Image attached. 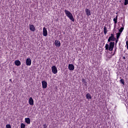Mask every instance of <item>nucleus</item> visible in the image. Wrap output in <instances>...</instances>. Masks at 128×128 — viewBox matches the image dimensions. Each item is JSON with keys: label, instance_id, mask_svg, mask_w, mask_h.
<instances>
[{"label": "nucleus", "instance_id": "393cba45", "mask_svg": "<svg viewBox=\"0 0 128 128\" xmlns=\"http://www.w3.org/2000/svg\"><path fill=\"white\" fill-rule=\"evenodd\" d=\"M118 39H116V40L115 44L116 45V44H118Z\"/></svg>", "mask_w": 128, "mask_h": 128}, {"label": "nucleus", "instance_id": "4be33fe9", "mask_svg": "<svg viewBox=\"0 0 128 128\" xmlns=\"http://www.w3.org/2000/svg\"><path fill=\"white\" fill-rule=\"evenodd\" d=\"M6 128H12V126H10V124H8L6 125Z\"/></svg>", "mask_w": 128, "mask_h": 128}, {"label": "nucleus", "instance_id": "423d86ee", "mask_svg": "<svg viewBox=\"0 0 128 128\" xmlns=\"http://www.w3.org/2000/svg\"><path fill=\"white\" fill-rule=\"evenodd\" d=\"M54 45L56 48H60V42L58 40H56Z\"/></svg>", "mask_w": 128, "mask_h": 128}, {"label": "nucleus", "instance_id": "9d476101", "mask_svg": "<svg viewBox=\"0 0 128 128\" xmlns=\"http://www.w3.org/2000/svg\"><path fill=\"white\" fill-rule=\"evenodd\" d=\"M86 13L88 16H90V14H92L90 13V9H88V8H87L86 10Z\"/></svg>", "mask_w": 128, "mask_h": 128}, {"label": "nucleus", "instance_id": "dca6fc26", "mask_svg": "<svg viewBox=\"0 0 128 128\" xmlns=\"http://www.w3.org/2000/svg\"><path fill=\"white\" fill-rule=\"evenodd\" d=\"M104 34L106 35L108 32V28H106V26H104Z\"/></svg>", "mask_w": 128, "mask_h": 128}, {"label": "nucleus", "instance_id": "6ab92c4d", "mask_svg": "<svg viewBox=\"0 0 128 128\" xmlns=\"http://www.w3.org/2000/svg\"><path fill=\"white\" fill-rule=\"evenodd\" d=\"M120 82H121V84H124V79L122 78L120 80Z\"/></svg>", "mask_w": 128, "mask_h": 128}, {"label": "nucleus", "instance_id": "f03ea898", "mask_svg": "<svg viewBox=\"0 0 128 128\" xmlns=\"http://www.w3.org/2000/svg\"><path fill=\"white\" fill-rule=\"evenodd\" d=\"M64 12L66 14V15L72 22H74V16H72V14L70 12V11L66 10H64Z\"/></svg>", "mask_w": 128, "mask_h": 128}, {"label": "nucleus", "instance_id": "c85d7f7f", "mask_svg": "<svg viewBox=\"0 0 128 128\" xmlns=\"http://www.w3.org/2000/svg\"><path fill=\"white\" fill-rule=\"evenodd\" d=\"M10 80H12L10 79Z\"/></svg>", "mask_w": 128, "mask_h": 128}, {"label": "nucleus", "instance_id": "b1692460", "mask_svg": "<svg viewBox=\"0 0 128 128\" xmlns=\"http://www.w3.org/2000/svg\"><path fill=\"white\" fill-rule=\"evenodd\" d=\"M126 48L128 50V41L126 42Z\"/></svg>", "mask_w": 128, "mask_h": 128}, {"label": "nucleus", "instance_id": "f3484780", "mask_svg": "<svg viewBox=\"0 0 128 128\" xmlns=\"http://www.w3.org/2000/svg\"><path fill=\"white\" fill-rule=\"evenodd\" d=\"M120 33L118 32L116 34V39L118 40L120 38Z\"/></svg>", "mask_w": 128, "mask_h": 128}, {"label": "nucleus", "instance_id": "2eb2a0df", "mask_svg": "<svg viewBox=\"0 0 128 128\" xmlns=\"http://www.w3.org/2000/svg\"><path fill=\"white\" fill-rule=\"evenodd\" d=\"M86 98L87 100H92V96H90V93H88L86 94Z\"/></svg>", "mask_w": 128, "mask_h": 128}, {"label": "nucleus", "instance_id": "39448f33", "mask_svg": "<svg viewBox=\"0 0 128 128\" xmlns=\"http://www.w3.org/2000/svg\"><path fill=\"white\" fill-rule=\"evenodd\" d=\"M42 82L43 88H46L48 87V82H46V80H43Z\"/></svg>", "mask_w": 128, "mask_h": 128}, {"label": "nucleus", "instance_id": "1a4fd4ad", "mask_svg": "<svg viewBox=\"0 0 128 128\" xmlns=\"http://www.w3.org/2000/svg\"><path fill=\"white\" fill-rule=\"evenodd\" d=\"M68 70H74V66L72 64H68Z\"/></svg>", "mask_w": 128, "mask_h": 128}, {"label": "nucleus", "instance_id": "9b49d317", "mask_svg": "<svg viewBox=\"0 0 128 128\" xmlns=\"http://www.w3.org/2000/svg\"><path fill=\"white\" fill-rule=\"evenodd\" d=\"M29 104L30 106H34V99L32 97L29 98Z\"/></svg>", "mask_w": 128, "mask_h": 128}, {"label": "nucleus", "instance_id": "7ed1b4c3", "mask_svg": "<svg viewBox=\"0 0 128 128\" xmlns=\"http://www.w3.org/2000/svg\"><path fill=\"white\" fill-rule=\"evenodd\" d=\"M52 72L56 74H58V68H56V66H52Z\"/></svg>", "mask_w": 128, "mask_h": 128}, {"label": "nucleus", "instance_id": "20e7f679", "mask_svg": "<svg viewBox=\"0 0 128 128\" xmlns=\"http://www.w3.org/2000/svg\"><path fill=\"white\" fill-rule=\"evenodd\" d=\"M29 28L31 32H36V27L34 24H29Z\"/></svg>", "mask_w": 128, "mask_h": 128}, {"label": "nucleus", "instance_id": "f257e3e1", "mask_svg": "<svg viewBox=\"0 0 128 128\" xmlns=\"http://www.w3.org/2000/svg\"><path fill=\"white\" fill-rule=\"evenodd\" d=\"M114 40H116L114 35L112 34L108 40V42H110L109 44H106L105 46V48L106 50L112 52V50H114Z\"/></svg>", "mask_w": 128, "mask_h": 128}, {"label": "nucleus", "instance_id": "aec40b11", "mask_svg": "<svg viewBox=\"0 0 128 128\" xmlns=\"http://www.w3.org/2000/svg\"><path fill=\"white\" fill-rule=\"evenodd\" d=\"M128 0H124V6H128Z\"/></svg>", "mask_w": 128, "mask_h": 128}, {"label": "nucleus", "instance_id": "4468645a", "mask_svg": "<svg viewBox=\"0 0 128 128\" xmlns=\"http://www.w3.org/2000/svg\"><path fill=\"white\" fill-rule=\"evenodd\" d=\"M25 122L28 124H30V119L29 118H25Z\"/></svg>", "mask_w": 128, "mask_h": 128}, {"label": "nucleus", "instance_id": "6e6552de", "mask_svg": "<svg viewBox=\"0 0 128 128\" xmlns=\"http://www.w3.org/2000/svg\"><path fill=\"white\" fill-rule=\"evenodd\" d=\"M42 35L44 36H48V30H46V27L43 28Z\"/></svg>", "mask_w": 128, "mask_h": 128}, {"label": "nucleus", "instance_id": "cd10ccee", "mask_svg": "<svg viewBox=\"0 0 128 128\" xmlns=\"http://www.w3.org/2000/svg\"><path fill=\"white\" fill-rule=\"evenodd\" d=\"M116 48H115V52H116Z\"/></svg>", "mask_w": 128, "mask_h": 128}, {"label": "nucleus", "instance_id": "412c9836", "mask_svg": "<svg viewBox=\"0 0 128 128\" xmlns=\"http://www.w3.org/2000/svg\"><path fill=\"white\" fill-rule=\"evenodd\" d=\"M122 30H124V28H121L120 30H119V33L122 34Z\"/></svg>", "mask_w": 128, "mask_h": 128}, {"label": "nucleus", "instance_id": "5701e85b", "mask_svg": "<svg viewBox=\"0 0 128 128\" xmlns=\"http://www.w3.org/2000/svg\"><path fill=\"white\" fill-rule=\"evenodd\" d=\"M82 82H84V84H86V80L82 79Z\"/></svg>", "mask_w": 128, "mask_h": 128}, {"label": "nucleus", "instance_id": "a211bd4d", "mask_svg": "<svg viewBox=\"0 0 128 128\" xmlns=\"http://www.w3.org/2000/svg\"><path fill=\"white\" fill-rule=\"evenodd\" d=\"M21 128H26V124H24V123H22L20 125Z\"/></svg>", "mask_w": 128, "mask_h": 128}, {"label": "nucleus", "instance_id": "0eeeda50", "mask_svg": "<svg viewBox=\"0 0 128 128\" xmlns=\"http://www.w3.org/2000/svg\"><path fill=\"white\" fill-rule=\"evenodd\" d=\"M26 66H31V64H32V60H30V58H28L26 60Z\"/></svg>", "mask_w": 128, "mask_h": 128}, {"label": "nucleus", "instance_id": "a878e982", "mask_svg": "<svg viewBox=\"0 0 128 128\" xmlns=\"http://www.w3.org/2000/svg\"><path fill=\"white\" fill-rule=\"evenodd\" d=\"M44 128H48V126H46V124H44Z\"/></svg>", "mask_w": 128, "mask_h": 128}, {"label": "nucleus", "instance_id": "ddd939ff", "mask_svg": "<svg viewBox=\"0 0 128 128\" xmlns=\"http://www.w3.org/2000/svg\"><path fill=\"white\" fill-rule=\"evenodd\" d=\"M14 64L16 66H20V64H22V63L20 62V60H16L14 62Z\"/></svg>", "mask_w": 128, "mask_h": 128}, {"label": "nucleus", "instance_id": "bb28decb", "mask_svg": "<svg viewBox=\"0 0 128 128\" xmlns=\"http://www.w3.org/2000/svg\"><path fill=\"white\" fill-rule=\"evenodd\" d=\"M122 58H123V60H126V57L123 56V57H122Z\"/></svg>", "mask_w": 128, "mask_h": 128}, {"label": "nucleus", "instance_id": "f8f14e48", "mask_svg": "<svg viewBox=\"0 0 128 128\" xmlns=\"http://www.w3.org/2000/svg\"><path fill=\"white\" fill-rule=\"evenodd\" d=\"M114 24V28H116V23L118 22V16H116V18H114L113 20Z\"/></svg>", "mask_w": 128, "mask_h": 128}]
</instances>
